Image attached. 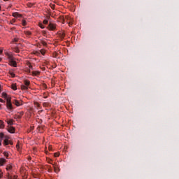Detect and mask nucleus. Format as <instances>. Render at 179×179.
Wrapping results in <instances>:
<instances>
[{
  "instance_id": "nucleus-29",
  "label": "nucleus",
  "mask_w": 179,
  "mask_h": 179,
  "mask_svg": "<svg viewBox=\"0 0 179 179\" xmlns=\"http://www.w3.org/2000/svg\"><path fill=\"white\" fill-rule=\"evenodd\" d=\"M26 24H27L26 20H22V25L26 26Z\"/></svg>"
},
{
  "instance_id": "nucleus-33",
  "label": "nucleus",
  "mask_w": 179,
  "mask_h": 179,
  "mask_svg": "<svg viewBox=\"0 0 179 179\" xmlns=\"http://www.w3.org/2000/svg\"><path fill=\"white\" fill-rule=\"evenodd\" d=\"M15 22H16V19H13V20H11V23H15Z\"/></svg>"
},
{
  "instance_id": "nucleus-28",
  "label": "nucleus",
  "mask_w": 179,
  "mask_h": 179,
  "mask_svg": "<svg viewBox=\"0 0 179 179\" xmlns=\"http://www.w3.org/2000/svg\"><path fill=\"white\" fill-rule=\"evenodd\" d=\"M10 75L12 76V78H15V75L13 72H10Z\"/></svg>"
},
{
  "instance_id": "nucleus-1",
  "label": "nucleus",
  "mask_w": 179,
  "mask_h": 179,
  "mask_svg": "<svg viewBox=\"0 0 179 179\" xmlns=\"http://www.w3.org/2000/svg\"><path fill=\"white\" fill-rule=\"evenodd\" d=\"M6 170L8 171L6 177L8 179H13L12 178V165H8L6 167Z\"/></svg>"
},
{
  "instance_id": "nucleus-23",
  "label": "nucleus",
  "mask_w": 179,
  "mask_h": 179,
  "mask_svg": "<svg viewBox=\"0 0 179 179\" xmlns=\"http://www.w3.org/2000/svg\"><path fill=\"white\" fill-rule=\"evenodd\" d=\"M13 41L17 43V41H19V38H14Z\"/></svg>"
},
{
  "instance_id": "nucleus-2",
  "label": "nucleus",
  "mask_w": 179,
  "mask_h": 179,
  "mask_svg": "<svg viewBox=\"0 0 179 179\" xmlns=\"http://www.w3.org/2000/svg\"><path fill=\"white\" fill-rule=\"evenodd\" d=\"M6 107L8 110H13V106L12 105V102L10 101V98L6 99Z\"/></svg>"
},
{
  "instance_id": "nucleus-30",
  "label": "nucleus",
  "mask_w": 179,
  "mask_h": 179,
  "mask_svg": "<svg viewBox=\"0 0 179 179\" xmlns=\"http://www.w3.org/2000/svg\"><path fill=\"white\" fill-rule=\"evenodd\" d=\"M48 23V20H45L43 21V24H47Z\"/></svg>"
},
{
  "instance_id": "nucleus-24",
  "label": "nucleus",
  "mask_w": 179,
  "mask_h": 179,
  "mask_svg": "<svg viewBox=\"0 0 179 179\" xmlns=\"http://www.w3.org/2000/svg\"><path fill=\"white\" fill-rule=\"evenodd\" d=\"M41 54H42V55H44L45 54V50H41Z\"/></svg>"
},
{
  "instance_id": "nucleus-19",
  "label": "nucleus",
  "mask_w": 179,
  "mask_h": 179,
  "mask_svg": "<svg viewBox=\"0 0 179 179\" xmlns=\"http://www.w3.org/2000/svg\"><path fill=\"white\" fill-rule=\"evenodd\" d=\"M5 138V134L3 133H0V139L2 141Z\"/></svg>"
},
{
  "instance_id": "nucleus-14",
  "label": "nucleus",
  "mask_w": 179,
  "mask_h": 179,
  "mask_svg": "<svg viewBox=\"0 0 179 179\" xmlns=\"http://www.w3.org/2000/svg\"><path fill=\"white\" fill-rule=\"evenodd\" d=\"M7 56H8V58L9 59V62L13 60V56H12V55L7 54Z\"/></svg>"
},
{
  "instance_id": "nucleus-13",
  "label": "nucleus",
  "mask_w": 179,
  "mask_h": 179,
  "mask_svg": "<svg viewBox=\"0 0 179 179\" xmlns=\"http://www.w3.org/2000/svg\"><path fill=\"white\" fill-rule=\"evenodd\" d=\"M1 96L2 97H4V99H9V97H8V94H6V92H3L2 94H1Z\"/></svg>"
},
{
  "instance_id": "nucleus-6",
  "label": "nucleus",
  "mask_w": 179,
  "mask_h": 179,
  "mask_svg": "<svg viewBox=\"0 0 179 179\" xmlns=\"http://www.w3.org/2000/svg\"><path fill=\"white\" fill-rule=\"evenodd\" d=\"M8 131L10 134H15V127H13L12 126L8 127Z\"/></svg>"
},
{
  "instance_id": "nucleus-27",
  "label": "nucleus",
  "mask_w": 179,
  "mask_h": 179,
  "mask_svg": "<svg viewBox=\"0 0 179 179\" xmlns=\"http://www.w3.org/2000/svg\"><path fill=\"white\" fill-rule=\"evenodd\" d=\"M55 157H59V153L55 152Z\"/></svg>"
},
{
  "instance_id": "nucleus-16",
  "label": "nucleus",
  "mask_w": 179,
  "mask_h": 179,
  "mask_svg": "<svg viewBox=\"0 0 179 179\" xmlns=\"http://www.w3.org/2000/svg\"><path fill=\"white\" fill-rule=\"evenodd\" d=\"M13 121H14L13 120L10 119L8 121H7V124L8 125H13Z\"/></svg>"
},
{
  "instance_id": "nucleus-11",
  "label": "nucleus",
  "mask_w": 179,
  "mask_h": 179,
  "mask_svg": "<svg viewBox=\"0 0 179 179\" xmlns=\"http://www.w3.org/2000/svg\"><path fill=\"white\" fill-rule=\"evenodd\" d=\"M24 86H27H27H29L30 85V81H29V80H25L24 81Z\"/></svg>"
},
{
  "instance_id": "nucleus-25",
  "label": "nucleus",
  "mask_w": 179,
  "mask_h": 179,
  "mask_svg": "<svg viewBox=\"0 0 179 179\" xmlns=\"http://www.w3.org/2000/svg\"><path fill=\"white\" fill-rule=\"evenodd\" d=\"M3 155L5 157H6L7 159L9 157V154H8V152H3Z\"/></svg>"
},
{
  "instance_id": "nucleus-8",
  "label": "nucleus",
  "mask_w": 179,
  "mask_h": 179,
  "mask_svg": "<svg viewBox=\"0 0 179 179\" xmlns=\"http://www.w3.org/2000/svg\"><path fill=\"white\" fill-rule=\"evenodd\" d=\"M4 145H6V146H8V145H9V143L10 144V145H12V143H10V142H9V140H8L6 138H5V140H4Z\"/></svg>"
},
{
  "instance_id": "nucleus-41",
  "label": "nucleus",
  "mask_w": 179,
  "mask_h": 179,
  "mask_svg": "<svg viewBox=\"0 0 179 179\" xmlns=\"http://www.w3.org/2000/svg\"><path fill=\"white\" fill-rule=\"evenodd\" d=\"M0 54H2V50H0Z\"/></svg>"
},
{
  "instance_id": "nucleus-44",
  "label": "nucleus",
  "mask_w": 179,
  "mask_h": 179,
  "mask_svg": "<svg viewBox=\"0 0 179 179\" xmlns=\"http://www.w3.org/2000/svg\"><path fill=\"white\" fill-rule=\"evenodd\" d=\"M3 1H8V0H3Z\"/></svg>"
},
{
  "instance_id": "nucleus-42",
  "label": "nucleus",
  "mask_w": 179,
  "mask_h": 179,
  "mask_svg": "<svg viewBox=\"0 0 179 179\" xmlns=\"http://www.w3.org/2000/svg\"><path fill=\"white\" fill-rule=\"evenodd\" d=\"M1 61H2V58L0 57V62H1Z\"/></svg>"
},
{
  "instance_id": "nucleus-5",
  "label": "nucleus",
  "mask_w": 179,
  "mask_h": 179,
  "mask_svg": "<svg viewBox=\"0 0 179 179\" xmlns=\"http://www.w3.org/2000/svg\"><path fill=\"white\" fill-rule=\"evenodd\" d=\"M9 64L10 66H13L14 68H16L17 66V64L16 63V61L15 59L10 60Z\"/></svg>"
},
{
  "instance_id": "nucleus-36",
  "label": "nucleus",
  "mask_w": 179,
  "mask_h": 179,
  "mask_svg": "<svg viewBox=\"0 0 179 179\" xmlns=\"http://www.w3.org/2000/svg\"><path fill=\"white\" fill-rule=\"evenodd\" d=\"M40 27H41V29H44V25L40 24Z\"/></svg>"
},
{
  "instance_id": "nucleus-39",
  "label": "nucleus",
  "mask_w": 179,
  "mask_h": 179,
  "mask_svg": "<svg viewBox=\"0 0 179 179\" xmlns=\"http://www.w3.org/2000/svg\"><path fill=\"white\" fill-rule=\"evenodd\" d=\"M16 147H17V149H19V143L17 144Z\"/></svg>"
},
{
  "instance_id": "nucleus-3",
  "label": "nucleus",
  "mask_w": 179,
  "mask_h": 179,
  "mask_svg": "<svg viewBox=\"0 0 179 179\" xmlns=\"http://www.w3.org/2000/svg\"><path fill=\"white\" fill-rule=\"evenodd\" d=\"M13 103L17 107H20V106H23V101L22 100L17 101V99H15Z\"/></svg>"
},
{
  "instance_id": "nucleus-4",
  "label": "nucleus",
  "mask_w": 179,
  "mask_h": 179,
  "mask_svg": "<svg viewBox=\"0 0 179 179\" xmlns=\"http://www.w3.org/2000/svg\"><path fill=\"white\" fill-rule=\"evenodd\" d=\"M48 29L49 30L54 31L57 29V24L50 22L48 25Z\"/></svg>"
},
{
  "instance_id": "nucleus-7",
  "label": "nucleus",
  "mask_w": 179,
  "mask_h": 179,
  "mask_svg": "<svg viewBox=\"0 0 179 179\" xmlns=\"http://www.w3.org/2000/svg\"><path fill=\"white\" fill-rule=\"evenodd\" d=\"M4 163H6V159L5 158L0 159V165L3 166Z\"/></svg>"
},
{
  "instance_id": "nucleus-32",
  "label": "nucleus",
  "mask_w": 179,
  "mask_h": 179,
  "mask_svg": "<svg viewBox=\"0 0 179 179\" xmlns=\"http://www.w3.org/2000/svg\"><path fill=\"white\" fill-rule=\"evenodd\" d=\"M64 37H65V34H62L60 36V38H64Z\"/></svg>"
},
{
  "instance_id": "nucleus-10",
  "label": "nucleus",
  "mask_w": 179,
  "mask_h": 179,
  "mask_svg": "<svg viewBox=\"0 0 179 179\" xmlns=\"http://www.w3.org/2000/svg\"><path fill=\"white\" fill-rule=\"evenodd\" d=\"M31 73L33 76H37L40 74V71H32Z\"/></svg>"
},
{
  "instance_id": "nucleus-38",
  "label": "nucleus",
  "mask_w": 179,
  "mask_h": 179,
  "mask_svg": "<svg viewBox=\"0 0 179 179\" xmlns=\"http://www.w3.org/2000/svg\"><path fill=\"white\" fill-rule=\"evenodd\" d=\"M2 145V140H0V146Z\"/></svg>"
},
{
  "instance_id": "nucleus-45",
  "label": "nucleus",
  "mask_w": 179,
  "mask_h": 179,
  "mask_svg": "<svg viewBox=\"0 0 179 179\" xmlns=\"http://www.w3.org/2000/svg\"><path fill=\"white\" fill-rule=\"evenodd\" d=\"M0 10H1V6H0Z\"/></svg>"
},
{
  "instance_id": "nucleus-20",
  "label": "nucleus",
  "mask_w": 179,
  "mask_h": 179,
  "mask_svg": "<svg viewBox=\"0 0 179 179\" xmlns=\"http://www.w3.org/2000/svg\"><path fill=\"white\" fill-rule=\"evenodd\" d=\"M25 34H26L27 36H31V32H30V31H25Z\"/></svg>"
},
{
  "instance_id": "nucleus-22",
  "label": "nucleus",
  "mask_w": 179,
  "mask_h": 179,
  "mask_svg": "<svg viewBox=\"0 0 179 179\" xmlns=\"http://www.w3.org/2000/svg\"><path fill=\"white\" fill-rule=\"evenodd\" d=\"M14 52L19 53L20 52L19 48H14Z\"/></svg>"
},
{
  "instance_id": "nucleus-43",
  "label": "nucleus",
  "mask_w": 179,
  "mask_h": 179,
  "mask_svg": "<svg viewBox=\"0 0 179 179\" xmlns=\"http://www.w3.org/2000/svg\"><path fill=\"white\" fill-rule=\"evenodd\" d=\"M43 34H45V31L43 32Z\"/></svg>"
},
{
  "instance_id": "nucleus-26",
  "label": "nucleus",
  "mask_w": 179,
  "mask_h": 179,
  "mask_svg": "<svg viewBox=\"0 0 179 179\" xmlns=\"http://www.w3.org/2000/svg\"><path fill=\"white\" fill-rule=\"evenodd\" d=\"M66 23H68L69 26H72L73 22H69L68 20L66 21Z\"/></svg>"
},
{
  "instance_id": "nucleus-35",
  "label": "nucleus",
  "mask_w": 179,
  "mask_h": 179,
  "mask_svg": "<svg viewBox=\"0 0 179 179\" xmlns=\"http://www.w3.org/2000/svg\"><path fill=\"white\" fill-rule=\"evenodd\" d=\"M0 103H5V101H3L2 99H0Z\"/></svg>"
},
{
  "instance_id": "nucleus-9",
  "label": "nucleus",
  "mask_w": 179,
  "mask_h": 179,
  "mask_svg": "<svg viewBox=\"0 0 179 179\" xmlns=\"http://www.w3.org/2000/svg\"><path fill=\"white\" fill-rule=\"evenodd\" d=\"M60 20L62 23H66V21H68V17L64 18V17H62Z\"/></svg>"
},
{
  "instance_id": "nucleus-46",
  "label": "nucleus",
  "mask_w": 179,
  "mask_h": 179,
  "mask_svg": "<svg viewBox=\"0 0 179 179\" xmlns=\"http://www.w3.org/2000/svg\"><path fill=\"white\" fill-rule=\"evenodd\" d=\"M0 90H1V85H0Z\"/></svg>"
},
{
  "instance_id": "nucleus-18",
  "label": "nucleus",
  "mask_w": 179,
  "mask_h": 179,
  "mask_svg": "<svg viewBox=\"0 0 179 179\" xmlns=\"http://www.w3.org/2000/svg\"><path fill=\"white\" fill-rule=\"evenodd\" d=\"M21 89L22 90H27V89H29V87H27V86L26 85H21Z\"/></svg>"
},
{
  "instance_id": "nucleus-34",
  "label": "nucleus",
  "mask_w": 179,
  "mask_h": 179,
  "mask_svg": "<svg viewBox=\"0 0 179 179\" xmlns=\"http://www.w3.org/2000/svg\"><path fill=\"white\" fill-rule=\"evenodd\" d=\"M29 69H33V66H31V64H29Z\"/></svg>"
},
{
  "instance_id": "nucleus-31",
  "label": "nucleus",
  "mask_w": 179,
  "mask_h": 179,
  "mask_svg": "<svg viewBox=\"0 0 179 179\" xmlns=\"http://www.w3.org/2000/svg\"><path fill=\"white\" fill-rule=\"evenodd\" d=\"M48 163H49V164H52V160L49 159V160L48 161Z\"/></svg>"
},
{
  "instance_id": "nucleus-17",
  "label": "nucleus",
  "mask_w": 179,
  "mask_h": 179,
  "mask_svg": "<svg viewBox=\"0 0 179 179\" xmlns=\"http://www.w3.org/2000/svg\"><path fill=\"white\" fill-rule=\"evenodd\" d=\"M11 88L13 89V90H17V87H16V84H13L11 85Z\"/></svg>"
},
{
  "instance_id": "nucleus-12",
  "label": "nucleus",
  "mask_w": 179,
  "mask_h": 179,
  "mask_svg": "<svg viewBox=\"0 0 179 179\" xmlns=\"http://www.w3.org/2000/svg\"><path fill=\"white\" fill-rule=\"evenodd\" d=\"M5 128V124H3V121L0 120V129H3Z\"/></svg>"
},
{
  "instance_id": "nucleus-40",
  "label": "nucleus",
  "mask_w": 179,
  "mask_h": 179,
  "mask_svg": "<svg viewBox=\"0 0 179 179\" xmlns=\"http://www.w3.org/2000/svg\"><path fill=\"white\" fill-rule=\"evenodd\" d=\"M53 166H54L55 170H57V167H55V165H53Z\"/></svg>"
},
{
  "instance_id": "nucleus-37",
  "label": "nucleus",
  "mask_w": 179,
  "mask_h": 179,
  "mask_svg": "<svg viewBox=\"0 0 179 179\" xmlns=\"http://www.w3.org/2000/svg\"><path fill=\"white\" fill-rule=\"evenodd\" d=\"M0 178H2V172L0 171Z\"/></svg>"
},
{
  "instance_id": "nucleus-21",
  "label": "nucleus",
  "mask_w": 179,
  "mask_h": 179,
  "mask_svg": "<svg viewBox=\"0 0 179 179\" xmlns=\"http://www.w3.org/2000/svg\"><path fill=\"white\" fill-rule=\"evenodd\" d=\"M41 44H42V45H44V47H46V45H47V42H45V41H41Z\"/></svg>"
},
{
  "instance_id": "nucleus-47",
  "label": "nucleus",
  "mask_w": 179,
  "mask_h": 179,
  "mask_svg": "<svg viewBox=\"0 0 179 179\" xmlns=\"http://www.w3.org/2000/svg\"><path fill=\"white\" fill-rule=\"evenodd\" d=\"M0 93H1V90H0Z\"/></svg>"
},
{
  "instance_id": "nucleus-15",
  "label": "nucleus",
  "mask_w": 179,
  "mask_h": 179,
  "mask_svg": "<svg viewBox=\"0 0 179 179\" xmlns=\"http://www.w3.org/2000/svg\"><path fill=\"white\" fill-rule=\"evenodd\" d=\"M13 16L14 17H20V15L18 13H13Z\"/></svg>"
}]
</instances>
